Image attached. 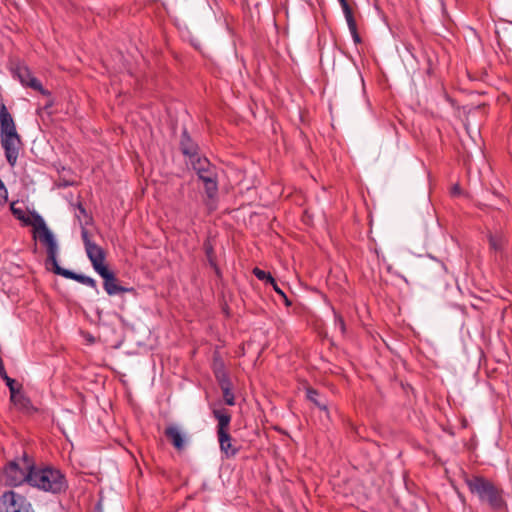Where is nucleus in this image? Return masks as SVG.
<instances>
[{
  "mask_svg": "<svg viewBox=\"0 0 512 512\" xmlns=\"http://www.w3.org/2000/svg\"><path fill=\"white\" fill-rule=\"evenodd\" d=\"M464 482L469 492L477 497L481 504L488 506L491 510L501 512L507 510V502L504 498L503 489L492 480L482 475H464Z\"/></svg>",
  "mask_w": 512,
  "mask_h": 512,
  "instance_id": "nucleus-1",
  "label": "nucleus"
},
{
  "mask_svg": "<svg viewBox=\"0 0 512 512\" xmlns=\"http://www.w3.org/2000/svg\"><path fill=\"white\" fill-rule=\"evenodd\" d=\"M0 142L8 164L14 167L23 143L13 117L3 103L0 105Z\"/></svg>",
  "mask_w": 512,
  "mask_h": 512,
  "instance_id": "nucleus-2",
  "label": "nucleus"
},
{
  "mask_svg": "<svg viewBox=\"0 0 512 512\" xmlns=\"http://www.w3.org/2000/svg\"><path fill=\"white\" fill-rule=\"evenodd\" d=\"M30 486L52 494L65 492L68 488L65 475L53 467H36L32 470Z\"/></svg>",
  "mask_w": 512,
  "mask_h": 512,
  "instance_id": "nucleus-3",
  "label": "nucleus"
},
{
  "mask_svg": "<svg viewBox=\"0 0 512 512\" xmlns=\"http://www.w3.org/2000/svg\"><path fill=\"white\" fill-rule=\"evenodd\" d=\"M34 465L33 459L27 453H23L22 457L10 461L3 470L4 484L17 487L26 482L30 485Z\"/></svg>",
  "mask_w": 512,
  "mask_h": 512,
  "instance_id": "nucleus-4",
  "label": "nucleus"
},
{
  "mask_svg": "<svg viewBox=\"0 0 512 512\" xmlns=\"http://www.w3.org/2000/svg\"><path fill=\"white\" fill-rule=\"evenodd\" d=\"M212 415L217 420V438L219 442L220 451L226 458L234 457L239 448L235 445L234 440L230 435V423L232 415L226 408H212Z\"/></svg>",
  "mask_w": 512,
  "mask_h": 512,
  "instance_id": "nucleus-5",
  "label": "nucleus"
},
{
  "mask_svg": "<svg viewBox=\"0 0 512 512\" xmlns=\"http://www.w3.org/2000/svg\"><path fill=\"white\" fill-rule=\"evenodd\" d=\"M192 167L199 180L204 184V190L209 199H215L218 194V173L215 165L207 158L197 157L192 160Z\"/></svg>",
  "mask_w": 512,
  "mask_h": 512,
  "instance_id": "nucleus-6",
  "label": "nucleus"
},
{
  "mask_svg": "<svg viewBox=\"0 0 512 512\" xmlns=\"http://www.w3.org/2000/svg\"><path fill=\"white\" fill-rule=\"evenodd\" d=\"M0 512H34L30 502L14 491L3 493L0 498Z\"/></svg>",
  "mask_w": 512,
  "mask_h": 512,
  "instance_id": "nucleus-7",
  "label": "nucleus"
},
{
  "mask_svg": "<svg viewBox=\"0 0 512 512\" xmlns=\"http://www.w3.org/2000/svg\"><path fill=\"white\" fill-rule=\"evenodd\" d=\"M46 247L47 258L46 265L52 266V271L57 270V266H60L57 261L58 256V244L49 228L37 233V238Z\"/></svg>",
  "mask_w": 512,
  "mask_h": 512,
  "instance_id": "nucleus-8",
  "label": "nucleus"
},
{
  "mask_svg": "<svg viewBox=\"0 0 512 512\" xmlns=\"http://www.w3.org/2000/svg\"><path fill=\"white\" fill-rule=\"evenodd\" d=\"M10 401L22 413L33 415L38 412V409L32 404L30 398L22 391V385L18 388L14 385L9 388Z\"/></svg>",
  "mask_w": 512,
  "mask_h": 512,
  "instance_id": "nucleus-9",
  "label": "nucleus"
},
{
  "mask_svg": "<svg viewBox=\"0 0 512 512\" xmlns=\"http://www.w3.org/2000/svg\"><path fill=\"white\" fill-rule=\"evenodd\" d=\"M97 273L103 278L104 290L110 296L134 291L133 288H126L119 285L116 275L114 274V272L109 270L108 267Z\"/></svg>",
  "mask_w": 512,
  "mask_h": 512,
  "instance_id": "nucleus-10",
  "label": "nucleus"
},
{
  "mask_svg": "<svg viewBox=\"0 0 512 512\" xmlns=\"http://www.w3.org/2000/svg\"><path fill=\"white\" fill-rule=\"evenodd\" d=\"M14 74L23 86L30 87L43 95H49V92L43 88L41 82L32 75L27 66L18 65L14 70Z\"/></svg>",
  "mask_w": 512,
  "mask_h": 512,
  "instance_id": "nucleus-11",
  "label": "nucleus"
},
{
  "mask_svg": "<svg viewBox=\"0 0 512 512\" xmlns=\"http://www.w3.org/2000/svg\"><path fill=\"white\" fill-rule=\"evenodd\" d=\"M87 257L89 258L92 267L96 272H99L108 266L105 264L106 254L102 247L96 243L89 244L85 247Z\"/></svg>",
  "mask_w": 512,
  "mask_h": 512,
  "instance_id": "nucleus-12",
  "label": "nucleus"
},
{
  "mask_svg": "<svg viewBox=\"0 0 512 512\" xmlns=\"http://www.w3.org/2000/svg\"><path fill=\"white\" fill-rule=\"evenodd\" d=\"M54 273L57 275H60L64 278L75 280V281H77L81 284L87 285L93 289H97L96 281L89 276L77 274L71 270L62 268L61 266H57V270Z\"/></svg>",
  "mask_w": 512,
  "mask_h": 512,
  "instance_id": "nucleus-13",
  "label": "nucleus"
},
{
  "mask_svg": "<svg viewBox=\"0 0 512 512\" xmlns=\"http://www.w3.org/2000/svg\"><path fill=\"white\" fill-rule=\"evenodd\" d=\"M180 148L182 153L188 156L191 161L198 157V145L194 143L186 130L182 132Z\"/></svg>",
  "mask_w": 512,
  "mask_h": 512,
  "instance_id": "nucleus-14",
  "label": "nucleus"
},
{
  "mask_svg": "<svg viewBox=\"0 0 512 512\" xmlns=\"http://www.w3.org/2000/svg\"><path fill=\"white\" fill-rule=\"evenodd\" d=\"M164 435L171 442L177 451H182L185 447V441L178 427L170 425L165 428Z\"/></svg>",
  "mask_w": 512,
  "mask_h": 512,
  "instance_id": "nucleus-15",
  "label": "nucleus"
},
{
  "mask_svg": "<svg viewBox=\"0 0 512 512\" xmlns=\"http://www.w3.org/2000/svg\"><path fill=\"white\" fill-rule=\"evenodd\" d=\"M306 397L309 401H311L316 407L323 411L328 410V402L324 397H321L319 392L312 388H306Z\"/></svg>",
  "mask_w": 512,
  "mask_h": 512,
  "instance_id": "nucleus-16",
  "label": "nucleus"
},
{
  "mask_svg": "<svg viewBox=\"0 0 512 512\" xmlns=\"http://www.w3.org/2000/svg\"><path fill=\"white\" fill-rule=\"evenodd\" d=\"M214 375L220 388L232 384L222 362L215 363Z\"/></svg>",
  "mask_w": 512,
  "mask_h": 512,
  "instance_id": "nucleus-17",
  "label": "nucleus"
},
{
  "mask_svg": "<svg viewBox=\"0 0 512 512\" xmlns=\"http://www.w3.org/2000/svg\"><path fill=\"white\" fill-rule=\"evenodd\" d=\"M29 222L30 223L27 226L33 227V238L34 239L37 238V233L48 228L44 219L42 218V216H40L36 212H33L31 214V216H29Z\"/></svg>",
  "mask_w": 512,
  "mask_h": 512,
  "instance_id": "nucleus-18",
  "label": "nucleus"
},
{
  "mask_svg": "<svg viewBox=\"0 0 512 512\" xmlns=\"http://www.w3.org/2000/svg\"><path fill=\"white\" fill-rule=\"evenodd\" d=\"M77 212L75 213L76 218L78 219L80 226H88L93 222L92 216L87 212L83 204L79 201L75 205Z\"/></svg>",
  "mask_w": 512,
  "mask_h": 512,
  "instance_id": "nucleus-19",
  "label": "nucleus"
},
{
  "mask_svg": "<svg viewBox=\"0 0 512 512\" xmlns=\"http://www.w3.org/2000/svg\"><path fill=\"white\" fill-rule=\"evenodd\" d=\"M488 239L490 248L493 249L494 251L503 250L505 244L507 243L505 236L501 232L489 234Z\"/></svg>",
  "mask_w": 512,
  "mask_h": 512,
  "instance_id": "nucleus-20",
  "label": "nucleus"
},
{
  "mask_svg": "<svg viewBox=\"0 0 512 512\" xmlns=\"http://www.w3.org/2000/svg\"><path fill=\"white\" fill-rule=\"evenodd\" d=\"M345 19H346V22H347V25H348V28H349V31L351 33V36L353 38L354 43L355 44L362 43L361 36L358 33L357 23H356V20L354 18V14L350 15L348 17H345Z\"/></svg>",
  "mask_w": 512,
  "mask_h": 512,
  "instance_id": "nucleus-21",
  "label": "nucleus"
},
{
  "mask_svg": "<svg viewBox=\"0 0 512 512\" xmlns=\"http://www.w3.org/2000/svg\"><path fill=\"white\" fill-rule=\"evenodd\" d=\"M204 251H205V254H206V257H207V260H208L210 266L213 267L215 272L219 275L220 270L216 263V256H215L214 248L209 241H206L204 243Z\"/></svg>",
  "mask_w": 512,
  "mask_h": 512,
  "instance_id": "nucleus-22",
  "label": "nucleus"
},
{
  "mask_svg": "<svg viewBox=\"0 0 512 512\" xmlns=\"http://www.w3.org/2000/svg\"><path fill=\"white\" fill-rule=\"evenodd\" d=\"M253 274L257 279H259L261 281H265L266 283H269V284H274L275 279L269 272H266L258 267H255L253 269Z\"/></svg>",
  "mask_w": 512,
  "mask_h": 512,
  "instance_id": "nucleus-23",
  "label": "nucleus"
},
{
  "mask_svg": "<svg viewBox=\"0 0 512 512\" xmlns=\"http://www.w3.org/2000/svg\"><path fill=\"white\" fill-rule=\"evenodd\" d=\"M223 393V400L229 406L235 405V396L232 391V384L221 388Z\"/></svg>",
  "mask_w": 512,
  "mask_h": 512,
  "instance_id": "nucleus-24",
  "label": "nucleus"
},
{
  "mask_svg": "<svg viewBox=\"0 0 512 512\" xmlns=\"http://www.w3.org/2000/svg\"><path fill=\"white\" fill-rule=\"evenodd\" d=\"M10 209H11L13 216L16 219H18L19 221H21L24 225H28L30 223L29 216L26 215V213L24 212L23 209L16 208L14 204L11 205Z\"/></svg>",
  "mask_w": 512,
  "mask_h": 512,
  "instance_id": "nucleus-25",
  "label": "nucleus"
},
{
  "mask_svg": "<svg viewBox=\"0 0 512 512\" xmlns=\"http://www.w3.org/2000/svg\"><path fill=\"white\" fill-rule=\"evenodd\" d=\"M0 376L5 381L8 388H11L15 385V383H16L15 380L8 376L5 366H4V362L1 358H0Z\"/></svg>",
  "mask_w": 512,
  "mask_h": 512,
  "instance_id": "nucleus-26",
  "label": "nucleus"
},
{
  "mask_svg": "<svg viewBox=\"0 0 512 512\" xmlns=\"http://www.w3.org/2000/svg\"><path fill=\"white\" fill-rule=\"evenodd\" d=\"M335 325L339 328L342 334L346 333V325L343 317L335 312Z\"/></svg>",
  "mask_w": 512,
  "mask_h": 512,
  "instance_id": "nucleus-27",
  "label": "nucleus"
},
{
  "mask_svg": "<svg viewBox=\"0 0 512 512\" xmlns=\"http://www.w3.org/2000/svg\"><path fill=\"white\" fill-rule=\"evenodd\" d=\"M7 197H8L7 188L5 187L2 179L0 178V206L4 205L6 203Z\"/></svg>",
  "mask_w": 512,
  "mask_h": 512,
  "instance_id": "nucleus-28",
  "label": "nucleus"
},
{
  "mask_svg": "<svg viewBox=\"0 0 512 512\" xmlns=\"http://www.w3.org/2000/svg\"><path fill=\"white\" fill-rule=\"evenodd\" d=\"M338 1H339L340 5L342 7V10H343V13H344L345 17L353 15V10H352V8L349 5L347 0H338Z\"/></svg>",
  "mask_w": 512,
  "mask_h": 512,
  "instance_id": "nucleus-29",
  "label": "nucleus"
},
{
  "mask_svg": "<svg viewBox=\"0 0 512 512\" xmlns=\"http://www.w3.org/2000/svg\"><path fill=\"white\" fill-rule=\"evenodd\" d=\"M81 237L84 243V246L87 247L89 244H92L93 241H91L89 237L88 230L86 229V226H81Z\"/></svg>",
  "mask_w": 512,
  "mask_h": 512,
  "instance_id": "nucleus-30",
  "label": "nucleus"
},
{
  "mask_svg": "<svg viewBox=\"0 0 512 512\" xmlns=\"http://www.w3.org/2000/svg\"><path fill=\"white\" fill-rule=\"evenodd\" d=\"M450 193H451L452 196H459V195H461L462 190H461L460 185L459 184L453 185V187L451 188Z\"/></svg>",
  "mask_w": 512,
  "mask_h": 512,
  "instance_id": "nucleus-31",
  "label": "nucleus"
},
{
  "mask_svg": "<svg viewBox=\"0 0 512 512\" xmlns=\"http://www.w3.org/2000/svg\"><path fill=\"white\" fill-rule=\"evenodd\" d=\"M274 291L280 296L285 297V292L278 286L277 282L274 280V284H270Z\"/></svg>",
  "mask_w": 512,
  "mask_h": 512,
  "instance_id": "nucleus-32",
  "label": "nucleus"
},
{
  "mask_svg": "<svg viewBox=\"0 0 512 512\" xmlns=\"http://www.w3.org/2000/svg\"><path fill=\"white\" fill-rule=\"evenodd\" d=\"M284 300V303L287 307L292 305V302L288 299L287 295L285 294V297H281Z\"/></svg>",
  "mask_w": 512,
  "mask_h": 512,
  "instance_id": "nucleus-33",
  "label": "nucleus"
},
{
  "mask_svg": "<svg viewBox=\"0 0 512 512\" xmlns=\"http://www.w3.org/2000/svg\"><path fill=\"white\" fill-rule=\"evenodd\" d=\"M284 300V303L287 307L292 305V302L288 299L287 295L285 294V297H281Z\"/></svg>",
  "mask_w": 512,
  "mask_h": 512,
  "instance_id": "nucleus-34",
  "label": "nucleus"
}]
</instances>
